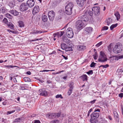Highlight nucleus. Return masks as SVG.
Returning a JSON list of instances; mask_svg holds the SVG:
<instances>
[{
  "mask_svg": "<svg viewBox=\"0 0 123 123\" xmlns=\"http://www.w3.org/2000/svg\"><path fill=\"white\" fill-rule=\"evenodd\" d=\"M80 20L77 21L76 23V27L78 30H80L83 28L84 23L83 21H85V15L81 16Z\"/></svg>",
  "mask_w": 123,
  "mask_h": 123,
  "instance_id": "f257e3e1",
  "label": "nucleus"
},
{
  "mask_svg": "<svg viewBox=\"0 0 123 123\" xmlns=\"http://www.w3.org/2000/svg\"><path fill=\"white\" fill-rule=\"evenodd\" d=\"M74 6L72 3H69L65 7V12L68 15H71L72 12V9Z\"/></svg>",
  "mask_w": 123,
  "mask_h": 123,
  "instance_id": "f03ea898",
  "label": "nucleus"
},
{
  "mask_svg": "<svg viewBox=\"0 0 123 123\" xmlns=\"http://www.w3.org/2000/svg\"><path fill=\"white\" fill-rule=\"evenodd\" d=\"M121 46L120 43H117L113 48V52L116 53H120L122 50Z\"/></svg>",
  "mask_w": 123,
  "mask_h": 123,
  "instance_id": "7ed1b4c3",
  "label": "nucleus"
},
{
  "mask_svg": "<svg viewBox=\"0 0 123 123\" xmlns=\"http://www.w3.org/2000/svg\"><path fill=\"white\" fill-rule=\"evenodd\" d=\"M107 58L104 52L101 51L100 55L99 56L98 61L100 62H104L107 61Z\"/></svg>",
  "mask_w": 123,
  "mask_h": 123,
  "instance_id": "20e7f679",
  "label": "nucleus"
},
{
  "mask_svg": "<svg viewBox=\"0 0 123 123\" xmlns=\"http://www.w3.org/2000/svg\"><path fill=\"white\" fill-rule=\"evenodd\" d=\"M66 34L67 37L69 38H72L73 37V32L72 29L70 28H69L67 29L66 31Z\"/></svg>",
  "mask_w": 123,
  "mask_h": 123,
  "instance_id": "39448f33",
  "label": "nucleus"
},
{
  "mask_svg": "<svg viewBox=\"0 0 123 123\" xmlns=\"http://www.w3.org/2000/svg\"><path fill=\"white\" fill-rule=\"evenodd\" d=\"M93 13L96 16H98L100 13V8L99 7H94L92 9Z\"/></svg>",
  "mask_w": 123,
  "mask_h": 123,
  "instance_id": "423d86ee",
  "label": "nucleus"
},
{
  "mask_svg": "<svg viewBox=\"0 0 123 123\" xmlns=\"http://www.w3.org/2000/svg\"><path fill=\"white\" fill-rule=\"evenodd\" d=\"M39 93L40 95L44 96L48 95V92L44 89H40L39 90Z\"/></svg>",
  "mask_w": 123,
  "mask_h": 123,
  "instance_id": "0eeeda50",
  "label": "nucleus"
},
{
  "mask_svg": "<svg viewBox=\"0 0 123 123\" xmlns=\"http://www.w3.org/2000/svg\"><path fill=\"white\" fill-rule=\"evenodd\" d=\"M55 12L53 11L49 12L48 14L49 18L50 21H53L55 17Z\"/></svg>",
  "mask_w": 123,
  "mask_h": 123,
  "instance_id": "6e6552de",
  "label": "nucleus"
},
{
  "mask_svg": "<svg viewBox=\"0 0 123 123\" xmlns=\"http://www.w3.org/2000/svg\"><path fill=\"white\" fill-rule=\"evenodd\" d=\"M28 8L27 6L25 3H22L20 7V9L22 11H24L27 10Z\"/></svg>",
  "mask_w": 123,
  "mask_h": 123,
  "instance_id": "1a4fd4ad",
  "label": "nucleus"
},
{
  "mask_svg": "<svg viewBox=\"0 0 123 123\" xmlns=\"http://www.w3.org/2000/svg\"><path fill=\"white\" fill-rule=\"evenodd\" d=\"M34 0H28L26 2L27 4L30 8L33 7L35 4Z\"/></svg>",
  "mask_w": 123,
  "mask_h": 123,
  "instance_id": "9d476101",
  "label": "nucleus"
},
{
  "mask_svg": "<svg viewBox=\"0 0 123 123\" xmlns=\"http://www.w3.org/2000/svg\"><path fill=\"white\" fill-rule=\"evenodd\" d=\"M56 113H49L46 115L47 117L49 118H56Z\"/></svg>",
  "mask_w": 123,
  "mask_h": 123,
  "instance_id": "9b49d317",
  "label": "nucleus"
},
{
  "mask_svg": "<svg viewBox=\"0 0 123 123\" xmlns=\"http://www.w3.org/2000/svg\"><path fill=\"white\" fill-rule=\"evenodd\" d=\"M77 4L80 7L83 6L85 3V0H76Z\"/></svg>",
  "mask_w": 123,
  "mask_h": 123,
  "instance_id": "f8f14e48",
  "label": "nucleus"
},
{
  "mask_svg": "<svg viewBox=\"0 0 123 123\" xmlns=\"http://www.w3.org/2000/svg\"><path fill=\"white\" fill-rule=\"evenodd\" d=\"M92 29L91 27H86L85 29V34L86 33L87 35H89L92 31Z\"/></svg>",
  "mask_w": 123,
  "mask_h": 123,
  "instance_id": "ddd939ff",
  "label": "nucleus"
},
{
  "mask_svg": "<svg viewBox=\"0 0 123 123\" xmlns=\"http://www.w3.org/2000/svg\"><path fill=\"white\" fill-rule=\"evenodd\" d=\"M92 9L90 7H89L86 10L87 11L85 12V13L86 14V13L87 12V13L90 16H92L93 14V12H92L93 10H92Z\"/></svg>",
  "mask_w": 123,
  "mask_h": 123,
  "instance_id": "4468645a",
  "label": "nucleus"
},
{
  "mask_svg": "<svg viewBox=\"0 0 123 123\" xmlns=\"http://www.w3.org/2000/svg\"><path fill=\"white\" fill-rule=\"evenodd\" d=\"M99 116V113L95 112H94L90 115L91 117H92V118H95L96 119H97L98 118Z\"/></svg>",
  "mask_w": 123,
  "mask_h": 123,
  "instance_id": "2eb2a0df",
  "label": "nucleus"
},
{
  "mask_svg": "<svg viewBox=\"0 0 123 123\" xmlns=\"http://www.w3.org/2000/svg\"><path fill=\"white\" fill-rule=\"evenodd\" d=\"M0 13L1 12L2 13H4L6 11V9L5 6L3 5H2L1 4H0Z\"/></svg>",
  "mask_w": 123,
  "mask_h": 123,
  "instance_id": "dca6fc26",
  "label": "nucleus"
},
{
  "mask_svg": "<svg viewBox=\"0 0 123 123\" xmlns=\"http://www.w3.org/2000/svg\"><path fill=\"white\" fill-rule=\"evenodd\" d=\"M39 8L38 6H36L34 7L33 10L32 12L33 13H36L39 12Z\"/></svg>",
  "mask_w": 123,
  "mask_h": 123,
  "instance_id": "f3484780",
  "label": "nucleus"
},
{
  "mask_svg": "<svg viewBox=\"0 0 123 123\" xmlns=\"http://www.w3.org/2000/svg\"><path fill=\"white\" fill-rule=\"evenodd\" d=\"M10 12L14 16H17L18 15L19 13L15 10H12L10 11Z\"/></svg>",
  "mask_w": 123,
  "mask_h": 123,
  "instance_id": "a211bd4d",
  "label": "nucleus"
},
{
  "mask_svg": "<svg viewBox=\"0 0 123 123\" xmlns=\"http://www.w3.org/2000/svg\"><path fill=\"white\" fill-rule=\"evenodd\" d=\"M62 39L64 42L67 43H68L70 42L68 38L66 36H63Z\"/></svg>",
  "mask_w": 123,
  "mask_h": 123,
  "instance_id": "6ab92c4d",
  "label": "nucleus"
},
{
  "mask_svg": "<svg viewBox=\"0 0 123 123\" xmlns=\"http://www.w3.org/2000/svg\"><path fill=\"white\" fill-rule=\"evenodd\" d=\"M64 33V32L63 31H61L60 33L57 32L56 33L54 34V37H55L56 36H58L61 37Z\"/></svg>",
  "mask_w": 123,
  "mask_h": 123,
  "instance_id": "aec40b11",
  "label": "nucleus"
},
{
  "mask_svg": "<svg viewBox=\"0 0 123 123\" xmlns=\"http://www.w3.org/2000/svg\"><path fill=\"white\" fill-rule=\"evenodd\" d=\"M42 20L44 22H46L47 21L48 17L47 16L43 15L42 17Z\"/></svg>",
  "mask_w": 123,
  "mask_h": 123,
  "instance_id": "412c9836",
  "label": "nucleus"
},
{
  "mask_svg": "<svg viewBox=\"0 0 123 123\" xmlns=\"http://www.w3.org/2000/svg\"><path fill=\"white\" fill-rule=\"evenodd\" d=\"M90 121L91 123H96L98 122V120L97 119L95 118H92V117H91V118L90 120Z\"/></svg>",
  "mask_w": 123,
  "mask_h": 123,
  "instance_id": "4be33fe9",
  "label": "nucleus"
},
{
  "mask_svg": "<svg viewBox=\"0 0 123 123\" xmlns=\"http://www.w3.org/2000/svg\"><path fill=\"white\" fill-rule=\"evenodd\" d=\"M24 119V117L17 118L14 120V122H19L20 121H22Z\"/></svg>",
  "mask_w": 123,
  "mask_h": 123,
  "instance_id": "5701e85b",
  "label": "nucleus"
},
{
  "mask_svg": "<svg viewBox=\"0 0 123 123\" xmlns=\"http://www.w3.org/2000/svg\"><path fill=\"white\" fill-rule=\"evenodd\" d=\"M85 48V46L84 45L78 46L77 47V49L79 50H83Z\"/></svg>",
  "mask_w": 123,
  "mask_h": 123,
  "instance_id": "b1692460",
  "label": "nucleus"
},
{
  "mask_svg": "<svg viewBox=\"0 0 123 123\" xmlns=\"http://www.w3.org/2000/svg\"><path fill=\"white\" fill-rule=\"evenodd\" d=\"M114 14L115 16L116 17L117 20L118 21L120 18V15L119 14V12H117L115 13Z\"/></svg>",
  "mask_w": 123,
  "mask_h": 123,
  "instance_id": "393cba45",
  "label": "nucleus"
},
{
  "mask_svg": "<svg viewBox=\"0 0 123 123\" xmlns=\"http://www.w3.org/2000/svg\"><path fill=\"white\" fill-rule=\"evenodd\" d=\"M23 80L26 82H30L31 81V80L29 77H26L24 78Z\"/></svg>",
  "mask_w": 123,
  "mask_h": 123,
  "instance_id": "a878e982",
  "label": "nucleus"
},
{
  "mask_svg": "<svg viewBox=\"0 0 123 123\" xmlns=\"http://www.w3.org/2000/svg\"><path fill=\"white\" fill-rule=\"evenodd\" d=\"M65 50L66 51H71L72 50V47H66Z\"/></svg>",
  "mask_w": 123,
  "mask_h": 123,
  "instance_id": "bb28decb",
  "label": "nucleus"
},
{
  "mask_svg": "<svg viewBox=\"0 0 123 123\" xmlns=\"http://www.w3.org/2000/svg\"><path fill=\"white\" fill-rule=\"evenodd\" d=\"M113 48V44L112 43H111L108 47V49L109 51H111Z\"/></svg>",
  "mask_w": 123,
  "mask_h": 123,
  "instance_id": "cd10ccee",
  "label": "nucleus"
},
{
  "mask_svg": "<svg viewBox=\"0 0 123 123\" xmlns=\"http://www.w3.org/2000/svg\"><path fill=\"white\" fill-rule=\"evenodd\" d=\"M8 27H9L11 29H13L14 28V26L13 24L11 23H10L7 25Z\"/></svg>",
  "mask_w": 123,
  "mask_h": 123,
  "instance_id": "c85d7f7f",
  "label": "nucleus"
},
{
  "mask_svg": "<svg viewBox=\"0 0 123 123\" xmlns=\"http://www.w3.org/2000/svg\"><path fill=\"white\" fill-rule=\"evenodd\" d=\"M74 83L73 82H71L69 84V86L70 89H73Z\"/></svg>",
  "mask_w": 123,
  "mask_h": 123,
  "instance_id": "c756f323",
  "label": "nucleus"
},
{
  "mask_svg": "<svg viewBox=\"0 0 123 123\" xmlns=\"http://www.w3.org/2000/svg\"><path fill=\"white\" fill-rule=\"evenodd\" d=\"M19 26L21 27H22L24 26V24L23 22L22 21H20L18 22Z\"/></svg>",
  "mask_w": 123,
  "mask_h": 123,
  "instance_id": "7c9ffc66",
  "label": "nucleus"
},
{
  "mask_svg": "<svg viewBox=\"0 0 123 123\" xmlns=\"http://www.w3.org/2000/svg\"><path fill=\"white\" fill-rule=\"evenodd\" d=\"M117 24L112 25L110 27V28L111 30H112L114 28L117 26Z\"/></svg>",
  "mask_w": 123,
  "mask_h": 123,
  "instance_id": "2f4dec72",
  "label": "nucleus"
},
{
  "mask_svg": "<svg viewBox=\"0 0 123 123\" xmlns=\"http://www.w3.org/2000/svg\"><path fill=\"white\" fill-rule=\"evenodd\" d=\"M112 22V19L111 18H109L108 19L107 21V25H109Z\"/></svg>",
  "mask_w": 123,
  "mask_h": 123,
  "instance_id": "473e14b6",
  "label": "nucleus"
},
{
  "mask_svg": "<svg viewBox=\"0 0 123 123\" xmlns=\"http://www.w3.org/2000/svg\"><path fill=\"white\" fill-rule=\"evenodd\" d=\"M64 12V11L63 10H60L58 12V14L61 16L63 15Z\"/></svg>",
  "mask_w": 123,
  "mask_h": 123,
  "instance_id": "72a5a7b5",
  "label": "nucleus"
},
{
  "mask_svg": "<svg viewBox=\"0 0 123 123\" xmlns=\"http://www.w3.org/2000/svg\"><path fill=\"white\" fill-rule=\"evenodd\" d=\"M6 17L10 19H12V16L8 13L6 14Z\"/></svg>",
  "mask_w": 123,
  "mask_h": 123,
  "instance_id": "f704fd0d",
  "label": "nucleus"
},
{
  "mask_svg": "<svg viewBox=\"0 0 123 123\" xmlns=\"http://www.w3.org/2000/svg\"><path fill=\"white\" fill-rule=\"evenodd\" d=\"M68 123H73V118L72 117H69L68 119Z\"/></svg>",
  "mask_w": 123,
  "mask_h": 123,
  "instance_id": "c9c22d12",
  "label": "nucleus"
},
{
  "mask_svg": "<svg viewBox=\"0 0 123 123\" xmlns=\"http://www.w3.org/2000/svg\"><path fill=\"white\" fill-rule=\"evenodd\" d=\"M17 66H12V65H6L5 66V67L6 68H13L15 67H17Z\"/></svg>",
  "mask_w": 123,
  "mask_h": 123,
  "instance_id": "e433bc0d",
  "label": "nucleus"
},
{
  "mask_svg": "<svg viewBox=\"0 0 123 123\" xmlns=\"http://www.w3.org/2000/svg\"><path fill=\"white\" fill-rule=\"evenodd\" d=\"M118 72H123V66L119 68L117 70Z\"/></svg>",
  "mask_w": 123,
  "mask_h": 123,
  "instance_id": "4c0bfd02",
  "label": "nucleus"
},
{
  "mask_svg": "<svg viewBox=\"0 0 123 123\" xmlns=\"http://www.w3.org/2000/svg\"><path fill=\"white\" fill-rule=\"evenodd\" d=\"M25 85H23L22 86H20L19 87V89L20 90H26L25 88Z\"/></svg>",
  "mask_w": 123,
  "mask_h": 123,
  "instance_id": "58836bf2",
  "label": "nucleus"
},
{
  "mask_svg": "<svg viewBox=\"0 0 123 123\" xmlns=\"http://www.w3.org/2000/svg\"><path fill=\"white\" fill-rule=\"evenodd\" d=\"M66 44L65 43H63L61 44V47L62 49L65 50V48H66L65 47Z\"/></svg>",
  "mask_w": 123,
  "mask_h": 123,
  "instance_id": "ea45409f",
  "label": "nucleus"
},
{
  "mask_svg": "<svg viewBox=\"0 0 123 123\" xmlns=\"http://www.w3.org/2000/svg\"><path fill=\"white\" fill-rule=\"evenodd\" d=\"M73 90L69 89L68 92V95H70L72 92Z\"/></svg>",
  "mask_w": 123,
  "mask_h": 123,
  "instance_id": "a19ab883",
  "label": "nucleus"
},
{
  "mask_svg": "<svg viewBox=\"0 0 123 123\" xmlns=\"http://www.w3.org/2000/svg\"><path fill=\"white\" fill-rule=\"evenodd\" d=\"M96 64V63H94L93 62H92L91 64L90 65V67H95V65Z\"/></svg>",
  "mask_w": 123,
  "mask_h": 123,
  "instance_id": "79ce46f5",
  "label": "nucleus"
},
{
  "mask_svg": "<svg viewBox=\"0 0 123 123\" xmlns=\"http://www.w3.org/2000/svg\"><path fill=\"white\" fill-rule=\"evenodd\" d=\"M86 73L88 75H90L92 74L93 72L92 70H90L89 71L86 72Z\"/></svg>",
  "mask_w": 123,
  "mask_h": 123,
  "instance_id": "37998d69",
  "label": "nucleus"
},
{
  "mask_svg": "<svg viewBox=\"0 0 123 123\" xmlns=\"http://www.w3.org/2000/svg\"><path fill=\"white\" fill-rule=\"evenodd\" d=\"M55 97L57 98H60L62 99L63 98V97H62L61 94L57 95Z\"/></svg>",
  "mask_w": 123,
  "mask_h": 123,
  "instance_id": "c03bdc74",
  "label": "nucleus"
},
{
  "mask_svg": "<svg viewBox=\"0 0 123 123\" xmlns=\"http://www.w3.org/2000/svg\"><path fill=\"white\" fill-rule=\"evenodd\" d=\"M109 66V65L108 64H106L105 65H101L99 66V68H100L101 67H102L103 68H106L108 67Z\"/></svg>",
  "mask_w": 123,
  "mask_h": 123,
  "instance_id": "a18cd8bd",
  "label": "nucleus"
},
{
  "mask_svg": "<svg viewBox=\"0 0 123 123\" xmlns=\"http://www.w3.org/2000/svg\"><path fill=\"white\" fill-rule=\"evenodd\" d=\"M7 31L9 32H11L13 33L16 34L17 33V32L16 31H13L9 29H7Z\"/></svg>",
  "mask_w": 123,
  "mask_h": 123,
  "instance_id": "49530a36",
  "label": "nucleus"
},
{
  "mask_svg": "<svg viewBox=\"0 0 123 123\" xmlns=\"http://www.w3.org/2000/svg\"><path fill=\"white\" fill-rule=\"evenodd\" d=\"M59 122L58 120H55L50 122V123H58Z\"/></svg>",
  "mask_w": 123,
  "mask_h": 123,
  "instance_id": "de8ad7c7",
  "label": "nucleus"
},
{
  "mask_svg": "<svg viewBox=\"0 0 123 123\" xmlns=\"http://www.w3.org/2000/svg\"><path fill=\"white\" fill-rule=\"evenodd\" d=\"M102 43V42H100L99 43H97L96 45V46L97 47H99L101 45Z\"/></svg>",
  "mask_w": 123,
  "mask_h": 123,
  "instance_id": "09e8293b",
  "label": "nucleus"
},
{
  "mask_svg": "<svg viewBox=\"0 0 123 123\" xmlns=\"http://www.w3.org/2000/svg\"><path fill=\"white\" fill-rule=\"evenodd\" d=\"M33 123H41V122L39 120H36L33 121Z\"/></svg>",
  "mask_w": 123,
  "mask_h": 123,
  "instance_id": "8fccbe9b",
  "label": "nucleus"
},
{
  "mask_svg": "<svg viewBox=\"0 0 123 123\" xmlns=\"http://www.w3.org/2000/svg\"><path fill=\"white\" fill-rule=\"evenodd\" d=\"M3 22L5 24H7L8 22L7 19L6 18H4L3 20Z\"/></svg>",
  "mask_w": 123,
  "mask_h": 123,
  "instance_id": "3c124183",
  "label": "nucleus"
},
{
  "mask_svg": "<svg viewBox=\"0 0 123 123\" xmlns=\"http://www.w3.org/2000/svg\"><path fill=\"white\" fill-rule=\"evenodd\" d=\"M42 32V31H34V33L35 34H37L38 33H41Z\"/></svg>",
  "mask_w": 123,
  "mask_h": 123,
  "instance_id": "603ef678",
  "label": "nucleus"
},
{
  "mask_svg": "<svg viewBox=\"0 0 123 123\" xmlns=\"http://www.w3.org/2000/svg\"><path fill=\"white\" fill-rule=\"evenodd\" d=\"M108 27L107 26H104L102 30H107L108 29Z\"/></svg>",
  "mask_w": 123,
  "mask_h": 123,
  "instance_id": "864d4df0",
  "label": "nucleus"
},
{
  "mask_svg": "<svg viewBox=\"0 0 123 123\" xmlns=\"http://www.w3.org/2000/svg\"><path fill=\"white\" fill-rule=\"evenodd\" d=\"M80 78L83 81L85 80V75L83 74L82 76L80 77Z\"/></svg>",
  "mask_w": 123,
  "mask_h": 123,
  "instance_id": "5fc2aeb1",
  "label": "nucleus"
},
{
  "mask_svg": "<svg viewBox=\"0 0 123 123\" xmlns=\"http://www.w3.org/2000/svg\"><path fill=\"white\" fill-rule=\"evenodd\" d=\"M10 6H11V7H13L14 6V4H13L12 2H11L9 4Z\"/></svg>",
  "mask_w": 123,
  "mask_h": 123,
  "instance_id": "6e6d98bb",
  "label": "nucleus"
},
{
  "mask_svg": "<svg viewBox=\"0 0 123 123\" xmlns=\"http://www.w3.org/2000/svg\"><path fill=\"white\" fill-rule=\"evenodd\" d=\"M56 114V117H60V113H55Z\"/></svg>",
  "mask_w": 123,
  "mask_h": 123,
  "instance_id": "4d7b16f0",
  "label": "nucleus"
},
{
  "mask_svg": "<svg viewBox=\"0 0 123 123\" xmlns=\"http://www.w3.org/2000/svg\"><path fill=\"white\" fill-rule=\"evenodd\" d=\"M119 97L122 98L123 97V93H121L119 95Z\"/></svg>",
  "mask_w": 123,
  "mask_h": 123,
  "instance_id": "13d9d810",
  "label": "nucleus"
},
{
  "mask_svg": "<svg viewBox=\"0 0 123 123\" xmlns=\"http://www.w3.org/2000/svg\"><path fill=\"white\" fill-rule=\"evenodd\" d=\"M62 56H63V57L65 59V60H67L68 59L67 56H65L62 55Z\"/></svg>",
  "mask_w": 123,
  "mask_h": 123,
  "instance_id": "bf43d9fd",
  "label": "nucleus"
},
{
  "mask_svg": "<svg viewBox=\"0 0 123 123\" xmlns=\"http://www.w3.org/2000/svg\"><path fill=\"white\" fill-rule=\"evenodd\" d=\"M118 58L119 59H122L123 58V55H121L119 56L118 57Z\"/></svg>",
  "mask_w": 123,
  "mask_h": 123,
  "instance_id": "052dcab7",
  "label": "nucleus"
},
{
  "mask_svg": "<svg viewBox=\"0 0 123 123\" xmlns=\"http://www.w3.org/2000/svg\"><path fill=\"white\" fill-rule=\"evenodd\" d=\"M100 110L99 109H95L94 112H97V111H98V112H100Z\"/></svg>",
  "mask_w": 123,
  "mask_h": 123,
  "instance_id": "680f3d73",
  "label": "nucleus"
},
{
  "mask_svg": "<svg viewBox=\"0 0 123 123\" xmlns=\"http://www.w3.org/2000/svg\"><path fill=\"white\" fill-rule=\"evenodd\" d=\"M26 74L28 75H30L31 74V72L30 71H28L26 72Z\"/></svg>",
  "mask_w": 123,
  "mask_h": 123,
  "instance_id": "e2e57ef3",
  "label": "nucleus"
},
{
  "mask_svg": "<svg viewBox=\"0 0 123 123\" xmlns=\"http://www.w3.org/2000/svg\"><path fill=\"white\" fill-rule=\"evenodd\" d=\"M13 80L14 82L15 83H16L17 82V80H16V78H14V79H13Z\"/></svg>",
  "mask_w": 123,
  "mask_h": 123,
  "instance_id": "0e129e2a",
  "label": "nucleus"
},
{
  "mask_svg": "<svg viewBox=\"0 0 123 123\" xmlns=\"http://www.w3.org/2000/svg\"><path fill=\"white\" fill-rule=\"evenodd\" d=\"M96 99H94L93 101L90 102L92 104H94L95 102Z\"/></svg>",
  "mask_w": 123,
  "mask_h": 123,
  "instance_id": "69168bd1",
  "label": "nucleus"
},
{
  "mask_svg": "<svg viewBox=\"0 0 123 123\" xmlns=\"http://www.w3.org/2000/svg\"><path fill=\"white\" fill-rule=\"evenodd\" d=\"M6 101H5L4 102L2 103V104L4 105H5L6 104Z\"/></svg>",
  "mask_w": 123,
  "mask_h": 123,
  "instance_id": "338daca9",
  "label": "nucleus"
},
{
  "mask_svg": "<svg viewBox=\"0 0 123 123\" xmlns=\"http://www.w3.org/2000/svg\"><path fill=\"white\" fill-rule=\"evenodd\" d=\"M89 20V19L88 17H85V21H88Z\"/></svg>",
  "mask_w": 123,
  "mask_h": 123,
  "instance_id": "774afa93",
  "label": "nucleus"
}]
</instances>
